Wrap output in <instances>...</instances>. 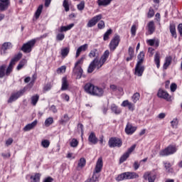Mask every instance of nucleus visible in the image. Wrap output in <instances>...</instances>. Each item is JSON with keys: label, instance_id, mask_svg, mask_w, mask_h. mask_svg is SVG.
Returning a JSON list of instances; mask_svg holds the SVG:
<instances>
[{"label": "nucleus", "instance_id": "obj_1", "mask_svg": "<svg viewBox=\"0 0 182 182\" xmlns=\"http://www.w3.org/2000/svg\"><path fill=\"white\" fill-rule=\"evenodd\" d=\"M110 55V52L109 50H107L105 51L103 55L101 56L100 59L95 58L90 64L88 69H87V73H92L93 70L95 69H100L105 63H106V60L109 59V55Z\"/></svg>", "mask_w": 182, "mask_h": 182}, {"label": "nucleus", "instance_id": "obj_2", "mask_svg": "<svg viewBox=\"0 0 182 182\" xmlns=\"http://www.w3.org/2000/svg\"><path fill=\"white\" fill-rule=\"evenodd\" d=\"M84 89L86 93L92 95V96H97V97H102L105 93L103 88L95 86L92 83H87Z\"/></svg>", "mask_w": 182, "mask_h": 182}, {"label": "nucleus", "instance_id": "obj_3", "mask_svg": "<svg viewBox=\"0 0 182 182\" xmlns=\"http://www.w3.org/2000/svg\"><path fill=\"white\" fill-rule=\"evenodd\" d=\"M134 178H139V174L136 172H124L122 173L116 178L117 181H123V180H133Z\"/></svg>", "mask_w": 182, "mask_h": 182}, {"label": "nucleus", "instance_id": "obj_4", "mask_svg": "<svg viewBox=\"0 0 182 182\" xmlns=\"http://www.w3.org/2000/svg\"><path fill=\"white\" fill-rule=\"evenodd\" d=\"M21 58H22V53H19L11 59L9 65L6 70V76H9V75H11V72H12V69H14V65L21 59Z\"/></svg>", "mask_w": 182, "mask_h": 182}, {"label": "nucleus", "instance_id": "obj_5", "mask_svg": "<svg viewBox=\"0 0 182 182\" xmlns=\"http://www.w3.org/2000/svg\"><path fill=\"white\" fill-rule=\"evenodd\" d=\"M26 87H24L22 90H20L19 91L12 93L10 96L8 103H12L14 102H16V100H18L21 96H23L25 94V92H26Z\"/></svg>", "mask_w": 182, "mask_h": 182}, {"label": "nucleus", "instance_id": "obj_6", "mask_svg": "<svg viewBox=\"0 0 182 182\" xmlns=\"http://www.w3.org/2000/svg\"><path fill=\"white\" fill-rule=\"evenodd\" d=\"M35 43H36V39L29 41L23 45L21 50L24 52V53H31V52H32V48L35 46Z\"/></svg>", "mask_w": 182, "mask_h": 182}, {"label": "nucleus", "instance_id": "obj_7", "mask_svg": "<svg viewBox=\"0 0 182 182\" xmlns=\"http://www.w3.org/2000/svg\"><path fill=\"white\" fill-rule=\"evenodd\" d=\"M177 151V147L176 146L170 145L166 149L161 150L159 152V155L161 157H164L166 156H170V154H174Z\"/></svg>", "mask_w": 182, "mask_h": 182}, {"label": "nucleus", "instance_id": "obj_8", "mask_svg": "<svg viewBox=\"0 0 182 182\" xmlns=\"http://www.w3.org/2000/svg\"><path fill=\"white\" fill-rule=\"evenodd\" d=\"M122 140L118 138H110L108 141V146L109 147L113 148V147H122Z\"/></svg>", "mask_w": 182, "mask_h": 182}, {"label": "nucleus", "instance_id": "obj_9", "mask_svg": "<svg viewBox=\"0 0 182 182\" xmlns=\"http://www.w3.org/2000/svg\"><path fill=\"white\" fill-rule=\"evenodd\" d=\"M120 42V36L119 35H115L109 43V49L110 50H114Z\"/></svg>", "mask_w": 182, "mask_h": 182}, {"label": "nucleus", "instance_id": "obj_10", "mask_svg": "<svg viewBox=\"0 0 182 182\" xmlns=\"http://www.w3.org/2000/svg\"><path fill=\"white\" fill-rule=\"evenodd\" d=\"M102 14H99L92 17L90 20H89L88 23H87V28H93V26H95L96 23H97L99 21L102 19Z\"/></svg>", "mask_w": 182, "mask_h": 182}, {"label": "nucleus", "instance_id": "obj_11", "mask_svg": "<svg viewBox=\"0 0 182 182\" xmlns=\"http://www.w3.org/2000/svg\"><path fill=\"white\" fill-rule=\"evenodd\" d=\"M102 168H103V159L102 157H100L97 161L95 171L93 173H95V174H99V173L102 171Z\"/></svg>", "mask_w": 182, "mask_h": 182}, {"label": "nucleus", "instance_id": "obj_12", "mask_svg": "<svg viewBox=\"0 0 182 182\" xmlns=\"http://www.w3.org/2000/svg\"><path fill=\"white\" fill-rule=\"evenodd\" d=\"M157 96L160 99H164L165 100H169L171 99L170 95H168V92L164 91L162 89L159 90Z\"/></svg>", "mask_w": 182, "mask_h": 182}, {"label": "nucleus", "instance_id": "obj_13", "mask_svg": "<svg viewBox=\"0 0 182 182\" xmlns=\"http://www.w3.org/2000/svg\"><path fill=\"white\" fill-rule=\"evenodd\" d=\"M137 130V127L132 126V124L128 123L125 127V133L128 135H132Z\"/></svg>", "mask_w": 182, "mask_h": 182}, {"label": "nucleus", "instance_id": "obj_14", "mask_svg": "<svg viewBox=\"0 0 182 182\" xmlns=\"http://www.w3.org/2000/svg\"><path fill=\"white\" fill-rule=\"evenodd\" d=\"M73 72L74 75H77V79H81L82 75H83V69H82V66L75 65Z\"/></svg>", "mask_w": 182, "mask_h": 182}, {"label": "nucleus", "instance_id": "obj_15", "mask_svg": "<svg viewBox=\"0 0 182 182\" xmlns=\"http://www.w3.org/2000/svg\"><path fill=\"white\" fill-rule=\"evenodd\" d=\"M143 72H144V66L141 65V64H137L136 65L135 67V75L136 76H143Z\"/></svg>", "mask_w": 182, "mask_h": 182}, {"label": "nucleus", "instance_id": "obj_16", "mask_svg": "<svg viewBox=\"0 0 182 182\" xmlns=\"http://www.w3.org/2000/svg\"><path fill=\"white\" fill-rule=\"evenodd\" d=\"M0 11L1 12H4V11H6L11 4L9 0H0Z\"/></svg>", "mask_w": 182, "mask_h": 182}, {"label": "nucleus", "instance_id": "obj_17", "mask_svg": "<svg viewBox=\"0 0 182 182\" xmlns=\"http://www.w3.org/2000/svg\"><path fill=\"white\" fill-rule=\"evenodd\" d=\"M37 124H38V120L36 119L33 122L26 125L23 127V132H29V131L32 130V129H35V127H36Z\"/></svg>", "mask_w": 182, "mask_h": 182}, {"label": "nucleus", "instance_id": "obj_18", "mask_svg": "<svg viewBox=\"0 0 182 182\" xmlns=\"http://www.w3.org/2000/svg\"><path fill=\"white\" fill-rule=\"evenodd\" d=\"M88 141L91 143V144H97V137H96V135L95 134V132H91L90 134L88 136Z\"/></svg>", "mask_w": 182, "mask_h": 182}, {"label": "nucleus", "instance_id": "obj_19", "mask_svg": "<svg viewBox=\"0 0 182 182\" xmlns=\"http://www.w3.org/2000/svg\"><path fill=\"white\" fill-rule=\"evenodd\" d=\"M144 180H148L149 182H154L156 180V175H151L149 172H146L144 174Z\"/></svg>", "mask_w": 182, "mask_h": 182}, {"label": "nucleus", "instance_id": "obj_20", "mask_svg": "<svg viewBox=\"0 0 182 182\" xmlns=\"http://www.w3.org/2000/svg\"><path fill=\"white\" fill-rule=\"evenodd\" d=\"M100 175L96 173H93L91 178H87L85 182H99Z\"/></svg>", "mask_w": 182, "mask_h": 182}, {"label": "nucleus", "instance_id": "obj_21", "mask_svg": "<svg viewBox=\"0 0 182 182\" xmlns=\"http://www.w3.org/2000/svg\"><path fill=\"white\" fill-rule=\"evenodd\" d=\"M148 31L149 32V35H153L154 33V31H156V26H154V21H151L148 23Z\"/></svg>", "mask_w": 182, "mask_h": 182}, {"label": "nucleus", "instance_id": "obj_22", "mask_svg": "<svg viewBox=\"0 0 182 182\" xmlns=\"http://www.w3.org/2000/svg\"><path fill=\"white\" fill-rule=\"evenodd\" d=\"M87 49V44H84L80 46L77 49L75 58H79V56H80V53H82V52H85V50H86Z\"/></svg>", "mask_w": 182, "mask_h": 182}, {"label": "nucleus", "instance_id": "obj_23", "mask_svg": "<svg viewBox=\"0 0 182 182\" xmlns=\"http://www.w3.org/2000/svg\"><path fill=\"white\" fill-rule=\"evenodd\" d=\"M73 26H75V23H71L68 26H62L60 29L58 30V32H68V31H70L72 29V28H73Z\"/></svg>", "mask_w": 182, "mask_h": 182}, {"label": "nucleus", "instance_id": "obj_24", "mask_svg": "<svg viewBox=\"0 0 182 182\" xmlns=\"http://www.w3.org/2000/svg\"><path fill=\"white\" fill-rule=\"evenodd\" d=\"M85 166H86V159L85 158H80L77 166V170H82Z\"/></svg>", "mask_w": 182, "mask_h": 182}, {"label": "nucleus", "instance_id": "obj_25", "mask_svg": "<svg viewBox=\"0 0 182 182\" xmlns=\"http://www.w3.org/2000/svg\"><path fill=\"white\" fill-rule=\"evenodd\" d=\"M11 48H12V43L10 42L4 43L1 46V52H3V53H6V50H8V49H11Z\"/></svg>", "mask_w": 182, "mask_h": 182}, {"label": "nucleus", "instance_id": "obj_26", "mask_svg": "<svg viewBox=\"0 0 182 182\" xmlns=\"http://www.w3.org/2000/svg\"><path fill=\"white\" fill-rule=\"evenodd\" d=\"M113 0H97V4L99 6H107V5H110V3Z\"/></svg>", "mask_w": 182, "mask_h": 182}, {"label": "nucleus", "instance_id": "obj_27", "mask_svg": "<svg viewBox=\"0 0 182 182\" xmlns=\"http://www.w3.org/2000/svg\"><path fill=\"white\" fill-rule=\"evenodd\" d=\"M68 87H69V84L68 83L66 77H64L62 79L61 90H68Z\"/></svg>", "mask_w": 182, "mask_h": 182}, {"label": "nucleus", "instance_id": "obj_28", "mask_svg": "<svg viewBox=\"0 0 182 182\" xmlns=\"http://www.w3.org/2000/svg\"><path fill=\"white\" fill-rule=\"evenodd\" d=\"M171 60H173V58L171 56L166 57L165 58V63L164 64V69H167L168 68L169 65H171Z\"/></svg>", "mask_w": 182, "mask_h": 182}, {"label": "nucleus", "instance_id": "obj_29", "mask_svg": "<svg viewBox=\"0 0 182 182\" xmlns=\"http://www.w3.org/2000/svg\"><path fill=\"white\" fill-rule=\"evenodd\" d=\"M90 58H99V52H97V49L94 48L90 50L89 53Z\"/></svg>", "mask_w": 182, "mask_h": 182}, {"label": "nucleus", "instance_id": "obj_30", "mask_svg": "<svg viewBox=\"0 0 182 182\" xmlns=\"http://www.w3.org/2000/svg\"><path fill=\"white\" fill-rule=\"evenodd\" d=\"M69 120H70V117H69V115H68V114H65L60 119V124H65V123H68V122H69Z\"/></svg>", "mask_w": 182, "mask_h": 182}, {"label": "nucleus", "instance_id": "obj_31", "mask_svg": "<svg viewBox=\"0 0 182 182\" xmlns=\"http://www.w3.org/2000/svg\"><path fill=\"white\" fill-rule=\"evenodd\" d=\"M154 62L159 69V68H160V53L159 52L156 53L154 55Z\"/></svg>", "mask_w": 182, "mask_h": 182}, {"label": "nucleus", "instance_id": "obj_32", "mask_svg": "<svg viewBox=\"0 0 182 182\" xmlns=\"http://www.w3.org/2000/svg\"><path fill=\"white\" fill-rule=\"evenodd\" d=\"M111 109L112 112L115 113V114H120V113H122V110H120V109H119V107H117V106L114 104L111 105Z\"/></svg>", "mask_w": 182, "mask_h": 182}, {"label": "nucleus", "instance_id": "obj_33", "mask_svg": "<svg viewBox=\"0 0 182 182\" xmlns=\"http://www.w3.org/2000/svg\"><path fill=\"white\" fill-rule=\"evenodd\" d=\"M144 60V52L141 51L138 55V62L136 64L141 65Z\"/></svg>", "mask_w": 182, "mask_h": 182}, {"label": "nucleus", "instance_id": "obj_34", "mask_svg": "<svg viewBox=\"0 0 182 182\" xmlns=\"http://www.w3.org/2000/svg\"><path fill=\"white\" fill-rule=\"evenodd\" d=\"M42 9H43V5H40L35 13L36 19H38L41 16Z\"/></svg>", "mask_w": 182, "mask_h": 182}, {"label": "nucleus", "instance_id": "obj_35", "mask_svg": "<svg viewBox=\"0 0 182 182\" xmlns=\"http://www.w3.org/2000/svg\"><path fill=\"white\" fill-rule=\"evenodd\" d=\"M70 49L68 47L61 49V55L63 58H66V56H68V55H69V52H70Z\"/></svg>", "mask_w": 182, "mask_h": 182}, {"label": "nucleus", "instance_id": "obj_36", "mask_svg": "<svg viewBox=\"0 0 182 182\" xmlns=\"http://www.w3.org/2000/svg\"><path fill=\"white\" fill-rule=\"evenodd\" d=\"M140 99V93L136 92L133 95L132 100L134 103H137Z\"/></svg>", "mask_w": 182, "mask_h": 182}, {"label": "nucleus", "instance_id": "obj_37", "mask_svg": "<svg viewBox=\"0 0 182 182\" xmlns=\"http://www.w3.org/2000/svg\"><path fill=\"white\" fill-rule=\"evenodd\" d=\"M38 100H39V96L38 95L32 96L31 105H33V106H36V103H38Z\"/></svg>", "mask_w": 182, "mask_h": 182}, {"label": "nucleus", "instance_id": "obj_38", "mask_svg": "<svg viewBox=\"0 0 182 182\" xmlns=\"http://www.w3.org/2000/svg\"><path fill=\"white\" fill-rule=\"evenodd\" d=\"M31 182H39L41 180V175L39 173H36V176H31Z\"/></svg>", "mask_w": 182, "mask_h": 182}, {"label": "nucleus", "instance_id": "obj_39", "mask_svg": "<svg viewBox=\"0 0 182 182\" xmlns=\"http://www.w3.org/2000/svg\"><path fill=\"white\" fill-rule=\"evenodd\" d=\"M171 126L173 129H177L178 126V119L174 118L171 122Z\"/></svg>", "mask_w": 182, "mask_h": 182}, {"label": "nucleus", "instance_id": "obj_40", "mask_svg": "<svg viewBox=\"0 0 182 182\" xmlns=\"http://www.w3.org/2000/svg\"><path fill=\"white\" fill-rule=\"evenodd\" d=\"M113 31L112 29H109L106 31L104 34L103 40L104 41H109V37L112 35Z\"/></svg>", "mask_w": 182, "mask_h": 182}, {"label": "nucleus", "instance_id": "obj_41", "mask_svg": "<svg viewBox=\"0 0 182 182\" xmlns=\"http://www.w3.org/2000/svg\"><path fill=\"white\" fill-rule=\"evenodd\" d=\"M26 63H27L26 60L25 59L21 60L17 66V70H21V69H22V68H23V66H25Z\"/></svg>", "mask_w": 182, "mask_h": 182}, {"label": "nucleus", "instance_id": "obj_42", "mask_svg": "<svg viewBox=\"0 0 182 182\" xmlns=\"http://www.w3.org/2000/svg\"><path fill=\"white\" fill-rule=\"evenodd\" d=\"M41 146L44 149H48V147H49V146H50V141H49V140H48V139H44L41 141Z\"/></svg>", "mask_w": 182, "mask_h": 182}, {"label": "nucleus", "instance_id": "obj_43", "mask_svg": "<svg viewBox=\"0 0 182 182\" xmlns=\"http://www.w3.org/2000/svg\"><path fill=\"white\" fill-rule=\"evenodd\" d=\"M6 70V65H4L0 66V77L5 76V72Z\"/></svg>", "mask_w": 182, "mask_h": 182}, {"label": "nucleus", "instance_id": "obj_44", "mask_svg": "<svg viewBox=\"0 0 182 182\" xmlns=\"http://www.w3.org/2000/svg\"><path fill=\"white\" fill-rule=\"evenodd\" d=\"M129 156H130V155L129 154H127V152L124 154L123 156H122L119 159V163L120 164L124 163V161H126L127 160V159H129Z\"/></svg>", "mask_w": 182, "mask_h": 182}, {"label": "nucleus", "instance_id": "obj_45", "mask_svg": "<svg viewBox=\"0 0 182 182\" xmlns=\"http://www.w3.org/2000/svg\"><path fill=\"white\" fill-rule=\"evenodd\" d=\"M53 123V117H48L45 121V126L49 127Z\"/></svg>", "mask_w": 182, "mask_h": 182}, {"label": "nucleus", "instance_id": "obj_46", "mask_svg": "<svg viewBox=\"0 0 182 182\" xmlns=\"http://www.w3.org/2000/svg\"><path fill=\"white\" fill-rule=\"evenodd\" d=\"M170 32L173 38H177V33H176V27L173 26H170Z\"/></svg>", "mask_w": 182, "mask_h": 182}, {"label": "nucleus", "instance_id": "obj_47", "mask_svg": "<svg viewBox=\"0 0 182 182\" xmlns=\"http://www.w3.org/2000/svg\"><path fill=\"white\" fill-rule=\"evenodd\" d=\"M63 6L65 8V12H69V1L68 0H64L63 3Z\"/></svg>", "mask_w": 182, "mask_h": 182}, {"label": "nucleus", "instance_id": "obj_48", "mask_svg": "<svg viewBox=\"0 0 182 182\" xmlns=\"http://www.w3.org/2000/svg\"><path fill=\"white\" fill-rule=\"evenodd\" d=\"M78 145H79V141H77V139H73L70 142V146H71V147H76Z\"/></svg>", "mask_w": 182, "mask_h": 182}, {"label": "nucleus", "instance_id": "obj_49", "mask_svg": "<svg viewBox=\"0 0 182 182\" xmlns=\"http://www.w3.org/2000/svg\"><path fill=\"white\" fill-rule=\"evenodd\" d=\"M63 39H65V34H63V33H59L57 34L56 36V41H63Z\"/></svg>", "mask_w": 182, "mask_h": 182}, {"label": "nucleus", "instance_id": "obj_50", "mask_svg": "<svg viewBox=\"0 0 182 182\" xmlns=\"http://www.w3.org/2000/svg\"><path fill=\"white\" fill-rule=\"evenodd\" d=\"M164 165L167 173H171L173 171V169L171 168V164H170V163H165Z\"/></svg>", "mask_w": 182, "mask_h": 182}, {"label": "nucleus", "instance_id": "obj_51", "mask_svg": "<svg viewBox=\"0 0 182 182\" xmlns=\"http://www.w3.org/2000/svg\"><path fill=\"white\" fill-rule=\"evenodd\" d=\"M85 55H83L80 60H78L75 64V66H80V65H83V60H85Z\"/></svg>", "mask_w": 182, "mask_h": 182}, {"label": "nucleus", "instance_id": "obj_52", "mask_svg": "<svg viewBox=\"0 0 182 182\" xmlns=\"http://www.w3.org/2000/svg\"><path fill=\"white\" fill-rule=\"evenodd\" d=\"M66 72V67L65 65H63L58 68L57 73H65Z\"/></svg>", "mask_w": 182, "mask_h": 182}, {"label": "nucleus", "instance_id": "obj_53", "mask_svg": "<svg viewBox=\"0 0 182 182\" xmlns=\"http://www.w3.org/2000/svg\"><path fill=\"white\" fill-rule=\"evenodd\" d=\"M77 8L78 11H83V9H85V1H81L79 4H77Z\"/></svg>", "mask_w": 182, "mask_h": 182}, {"label": "nucleus", "instance_id": "obj_54", "mask_svg": "<svg viewBox=\"0 0 182 182\" xmlns=\"http://www.w3.org/2000/svg\"><path fill=\"white\" fill-rule=\"evenodd\" d=\"M105 26V21L103 20H101L97 24L98 29H104Z\"/></svg>", "mask_w": 182, "mask_h": 182}, {"label": "nucleus", "instance_id": "obj_55", "mask_svg": "<svg viewBox=\"0 0 182 182\" xmlns=\"http://www.w3.org/2000/svg\"><path fill=\"white\" fill-rule=\"evenodd\" d=\"M136 146L137 145L136 144L132 145L129 149H128V151H127V153L130 155L132 153H133V151H134V149H136Z\"/></svg>", "mask_w": 182, "mask_h": 182}, {"label": "nucleus", "instance_id": "obj_56", "mask_svg": "<svg viewBox=\"0 0 182 182\" xmlns=\"http://www.w3.org/2000/svg\"><path fill=\"white\" fill-rule=\"evenodd\" d=\"M154 16V9L150 8L148 12V18H153Z\"/></svg>", "mask_w": 182, "mask_h": 182}, {"label": "nucleus", "instance_id": "obj_57", "mask_svg": "<svg viewBox=\"0 0 182 182\" xmlns=\"http://www.w3.org/2000/svg\"><path fill=\"white\" fill-rule=\"evenodd\" d=\"M12 143H14V139L12 138H9L6 141V146H11V144H12Z\"/></svg>", "mask_w": 182, "mask_h": 182}, {"label": "nucleus", "instance_id": "obj_58", "mask_svg": "<svg viewBox=\"0 0 182 182\" xmlns=\"http://www.w3.org/2000/svg\"><path fill=\"white\" fill-rule=\"evenodd\" d=\"M176 90H177V84L172 83L171 85V92H174Z\"/></svg>", "mask_w": 182, "mask_h": 182}, {"label": "nucleus", "instance_id": "obj_59", "mask_svg": "<svg viewBox=\"0 0 182 182\" xmlns=\"http://www.w3.org/2000/svg\"><path fill=\"white\" fill-rule=\"evenodd\" d=\"M50 112H53V113H58V109H56V106L51 105L50 107Z\"/></svg>", "mask_w": 182, "mask_h": 182}, {"label": "nucleus", "instance_id": "obj_60", "mask_svg": "<svg viewBox=\"0 0 182 182\" xmlns=\"http://www.w3.org/2000/svg\"><path fill=\"white\" fill-rule=\"evenodd\" d=\"M128 52H129V56H134V49H133V48L129 47Z\"/></svg>", "mask_w": 182, "mask_h": 182}, {"label": "nucleus", "instance_id": "obj_61", "mask_svg": "<svg viewBox=\"0 0 182 182\" xmlns=\"http://www.w3.org/2000/svg\"><path fill=\"white\" fill-rule=\"evenodd\" d=\"M136 26L135 25H133L131 28V33L132 35H136Z\"/></svg>", "mask_w": 182, "mask_h": 182}, {"label": "nucleus", "instance_id": "obj_62", "mask_svg": "<svg viewBox=\"0 0 182 182\" xmlns=\"http://www.w3.org/2000/svg\"><path fill=\"white\" fill-rule=\"evenodd\" d=\"M109 87L112 92H117L118 87L116 85H111Z\"/></svg>", "mask_w": 182, "mask_h": 182}, {"label": "nucleus", "instance_id": "obj_63", "mask_svg": "<svg viewBox=\"0 0 182 182\" xmlns=\"http://www.w3.org/2000/svg\"><path fill=\"white\" fill-rule=\"evenodd\" d=\"M77 127L78 129L80 130L82 136H83V124H79Z\"/></svg>", "mask_w": 182, "mask_h": 182}, {"label": "nucleus", "instance_id": "obj_64", "mask_svg": "<svg viewBox=\"0 0 182 182\" xmlns=\"http://www.w3.org/2000/svg\"><path fill=\"white\" fill-rule=\"evenodd\" d=\"M178 31L181 35V36H182V23H180L178 26Z\"/></svg>", "mask_w": 182, "mask_h": 182}]
</instances>
